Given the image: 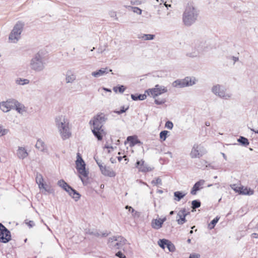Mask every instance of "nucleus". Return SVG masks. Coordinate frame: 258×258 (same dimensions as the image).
I'll return each mask as SVG.
<instances>
[{
	"label": "nucleus",
	"mask_w": 258,
	"mask_h": 258,
	"mask_svg": "<svg viewBox=\"0 0 258 258\" xmlns=\"http://www.w3.org/2000/svg\"><path fill=\"white\" fill-rule=\"evenodd\" d=\"M56 126L61 138L65 140L71 136L70 121L65 115H59L55 119Z\"/></svg>",
	"instance_id": "f257e3e1"
},
{
	"label": "nucleus",
	"mask_w": 258,
	"mask_h": 258,
	"mask_svg": "<svg viewBox=\"0 0 258 258\" xmlns=\"http://www.w3.org/2000/svg\"><path fill=\"white\" fill-rule=\"evenodd\" d=\"M198 13L195 8L192 5L188 4L182 16L184 24L186 26H191L196 21Z\"/></svg>",
	"instance_id": "f03ea898"
},
{
	"label": "nucleus",
	"mask_w": 258,
	"mask_h": 258,
	"mask_svg": "<svg viewBox=\"0 0 258 258\" xmlns=\"http://www.w3.org/2000/svg\"><path fill=\"white\" fill-rule=\"evenodd\" d=\"M24 25V23L22 21H18L16 23L9 36V40L10 42L15 43L19 40Z\"/></svg>",
	"instance_id": "7ed1b4c3"
},
{
	"label": "nucleus",
	"mask_w": 258,
	"mask_h": 258,
	"mask_svg": "<svg viewBox=\"0 0 258 258\" xmlns=\"http://www.w3.org/2000/svg\"><path fill=\"white\" fill-rule=\"evenodd\" d=\"M30 67L32 70L36 72L42 71L44 69V63L40 53H36L31 59Z\"/></svg>",
	"instance_id": "20e7f679"
},
{
	"label": "nucleus",
	"mask_w": 258,
	"mask_h": 258,
	"mask_svg": "<svg viewBox=\"0 0 258 258\" xmlns=\"http://www.w3.org/2000/svg\"><path fill=\"white\" fill-rule=\"evenodd\" d=\"M36 182L38 185V187L42 193L43 191L48 194H54V189L50 185L46 184L44 181L42 175L37 173L36 175Z\"/></svg>",
	"instance_id": "39448f33"
},
{
	"label": "nucleus",
	"mask_w": 258,
	"mask_h": 258,
	"mask_svg": "<svg viewBox=\"0 0 258 258\" xmlns=\"http://www.w3.org/2000/svg\"><path fill=\"white\" fill-rule=\"evenodd\" d=\"M126 243V240L120 236H113L108 239V244L112 249L121 248Z\"/></svg>",
	"instance_id": "423d86ee"
},
{
	"label": "nucleus",
	"mask_w": 258,
	"mask_h": 258,
	"mask_svg": "<svg viewBox=\"0 0 258 258\" xmlns=\"http://www.w3.org/2000/svg\"><path fill=\"white\" fill-rule=\"evenodd\" d=\"M197 80L194 77H187L184 79H178L174 81L172 85L174 87L183 88L190 86L196 84Z\"/></svg>",
	"instance_id": "0eeeda50"
},
{
	"label": "nucleus",
	"mask_w": 258,
	"mask_h": 258,
	"mask_svg": "<svg viewBox=\"0 0 258 258\" xmlns=\"http://www.w3.org/2000/svg\"><path fill=\"white\" fill-rule=\"evenodd\" d=\"M85 163L82 157L78 153L77 155V159L76 161V169L80 174L79 177L82 181L84 183V179L82 176L86 177L88 176L89 172L86 170Z\"/></svg>",
	"instance_id": "6e6552de"
},
{
	"label": "nucleus",
	"mask_w": 258,
	"mask_h": 258,
	"mask_svg": "<svg viewBox=\"0 0 258 258\" xmlns=\"http://www.w3.org/2000/svg\"><path fill=\"white\" fill-rule=\"evenodd\" d=\"M206 47V44L205 41L197 40L194 42L192 45L194 51L191 52H188L187 55L191 57H196L198 56L200 53L203 51Z\"/></svg>",
	"instance_id": "1a4fd4ad"
},
{
	"label": "nucleus",
	"mask_w": 258,
	"mask_h": 258,
	"mask_svg": "<svg viewBox=\"0 0 258 258\" xmlns=\"http://www.w3.org/2000/svg\"><path fill=\"white\" fill-rule=\"evenodd\" d=\"M206 153L207 151L203 145L195 144L192 147L189 155L191 158H200Z\"/></svg>",
	"instance_id": "9d476101"
},
{
	"label": "nucleus",
	"mask_w": 258,
	"mask_h": 258,
	"mask_svg": "<svg viewBox=\"0 0 258 258\" xmlns=\"http://www.w3.org/2000/svg\"><path fill=\"white\" fill-rule=\"evenodd\" d=\"M212 92L219 97L228 100L231 98L232 94L228 93L226 90L220 85H216L212 88Z\"/></svg>",
	"instance_id": "9b49d317"
},
{
	"label": "nucleus",
	"mask_w": 258,
	"mask_h": 258,
	"mask_svg": "<svg viewBox=\"0 0 258 258\" xmlns=\"http://www.w3.org/2000/svg\"><path fill=\"white\" fill-rule=\"evenodd\" d=\"M57 184L61 187L64 190L69 193V194L76 201L78 200L80 198V194L76 190L72 188L63 180H60L58 181Z\"/></svg>",
	"instance_id": "f8f14e48"
},
{
	"label": "nucleus",
	"mask_w": 258,
	"mask_h": 258,
	"mask_svg": "<svg viewBox=\"0 0 258 258\" xmlns=\"http://www.w3.org/2000/svg\"><path fill=\"white\" fill-rule=\"evenodd\" d=\"M106 120V118L105 117V115L102 113H100L94 116V117L90 121L89 123L93 126V128H102L103 123Z\"/></svg>",
	"instance_id": "ddd939ff"
},
{
	"label": "nucleus",
	"mask_w": 258,
	"mask_h": 258,
	"mask_svg": "<svg viewBox=\"0 0 258 258\" xmlns=\"http://www.w3.org/2000/svg\"><path fill=\"white\" fill-rule=\"evenodd\" d=\"M167 92V89L166 87L159 85H156L155 88L146 91V93H147L149 95H151L154 98Z\"/></svg>",
	"instance_id": "4468645a"
},
{
	"label": "nucleus",
	"mask_w": 258,
	"mask_h": 258,
	"mask_svg": "<svg viewBox=\"0 0 258 258\" xmlns=\"http://www.w3.org/2000/svg\"><path fill=\"white\" fill-rule=\"evenodd\" d=\"M11 239L10 232L1 223H0V241L7 243Z\"/></svg>",
	"instance_id": "2eb2a0df"
},
{
	"label": "nucleus",
	"mask_w": 258,
	"mask_h": 258,
	"mask_svg": "<svg viewBox=\"0 0 258 258\" xmlns=\"http://www.w3.org/2000/svg\"><path fill=\"white\" fill-rule=\"evenodd\" d=\"M14 99H10L0 103V109L4 112H8L14 108Z\"/></svg>",
	"instance_id": "dca6fc26"
},
{
	"label": "nucleus",
	"mask_w": 258,
	"mask_h": 258,
	"mask_svg": "<svg viewBox=\"0 0 258 258\" xmlns=\"http://www.w3.org/2000/svg\"><path fill=\"white\" fill-rule=\"evenodd\" d=\"M188 212H187L185 209H181L177 213L176 221L178 224L182 225L186 222V220L185 217L189 214Z\"/></svg>",
	"instance_id": "f3484780"
},
{
	"label": "nucleus",
	"mask_w": 258,
	"mask_h": 258,
	"mask_svg": "<svg viewBox=\"0 0 258 258\" xmlns=\"http://www.w3.org/2000/svg\"><path fill=\"white\" fill-rule=\"evenodd\" d=\"M29 155V153L25 147L18 146L16 151V156L20 160L26 158Z\"/></svg>",
	"instance_id": "a211bd4d"
},
{
	"label": "nucleus",
	"mask_w": 258,
	"mask_h": 258,
	"mask_svg": "<svg viewBox=\"0 0 258 258\" xmlns=\"http://www.w3.org/2000/svg\"><path fill=\"white\" fill-rule=\"evenodd\" d=\"M136 167L139 169L140 171L143 172H146L152 170V168L148 166L147 164H145L143 160L138 161L136 162Z\"/></svg>",
	"instance_id": "6ab92c4d"
},
{
	"label": "nucleus",
	"mask_w": 258,
	"mask_h": 258,
	"mask_svg": "<svg viewBox=\"0 0 258 258\" xmlns=\"http://www.w3.org/2000/svg\"><path fill=\"white\" fill-rule=\"evenodd\" d=\"M14 108H15L16 110L21 114H24L27 112V108L16 99H14Z\"/></svg>",
	"instance_id": "aec40b11"
},
{
	"label": "nucleus",
	"mask_w": 258,
	"mask_h": 258,
	"mask_svg": "<svg viewBox=\"0 0 258 258\" xmlns=\"http://www.w3.org/2000/svg\"><path fill=\"white\" fill-rule=\"evenodd\" d=\"M101 173L105 176L114 177L116 175L115 172L109 167L100 166Z\"/></svg>",
	"instance_id": "412c9836"
},
{
	"label": "nucleus",
	"mask_w": 258,
	"mask_h": 258,
	"mask_svg": "<svg viewBox=\"0 0 258 258\" xmlns=\"http://www.w3.org/2000/svg\"><path fill=\"white\" fill-rule=\"evenodd\" d=\"M109 72H112L111 70H108L107 68H102L100 70H98L96 71L93 72L91 73L92 76L95 78H99L101 76H103L107 74H108Z\"/></svg>",
	"instance_id": "4be33fe9"
},
{
	"label": "nucleus",
	"mask_w": 258,
	"mask_h": 258,
	"mask_svg": "<svg viewBox=\"0 0 258 258\" xmlns=\"http://www.w3.org/2000/svg\"><path fill=\"white\" fill-rule=\"evenodd\" d=\"M204 183L205 180L203 179L197 182L192 187L190 191V194L192 195H196L197 192L203 188V185L204 184Z\"/></svg>",
	"instance_id": "5701e85b"
},
{
	"label": "nucleus",
	"mask_w": 258,
	"mask_h": 258,
	"mask_svg": "<svg viewBox=\"0 0 258 258\" xmlns=\"http://www.w3.org/2000/svg\"><path fill=\"white\" fill-rule=\"evenodd\" d=\"M66 83H73L76 80V75L71 70L67 72L66 74Z\"/></svg>",
	"instance_id": "b1692460"
},
{
	"label": "nucleus",
	"mask_w": 258,
	"mask_h": 258,
	"mask_svg": "<svg viewBox=\"0 0 258 258\" xmlns=\"http://www.w3.org/2000/svg\"><path fill=\"white\" fill-rule=\"evenodd\" d=\"M92 131L94 135L97 138L98 140H101L102 139V134L103 132V130L102 128H93Z\"/></svg>",
	"instance_id": "393cba45"
},
{
	"label": "nucleus",
	"mask_w": 258,
	"mask_h": 258,
	"mask_svg": "<svg viewBox=\"0 0 258 258\" xmlns=\"http://www.w3.org/2000/svg\"><path fill=\"white\" fill-rule=\"evenodd\" d=\"M239 193L242 195H252L253 194V190L249 188L239 187Z\"/></svg>",
	"instance_id": "a878e982"
},
{
	"label": "nucleus",
	"mask_w": 258,
	"mask_h": 258,
	"mask_svg": "<svg viewBox=\"0 0 258 258\" xmlns=\"http://www.w3.org/2000/svg\"><path fill=\"white\" fill-rule=\"evenodd\" d=\"M151 226L153 229L157 230L162 227V224L159 219H155L152 220Z\"/></svg>",
	"instance_id": "bb28decb"
},
{
	"label": "nucleus",
	"mask_w": 258,
	"mask_h": 258,
	"mask_svg": "<svg viewBox=\"0 0 258 258\" xmlns=\"http://www.w3.org/2000/svg\"><path fill=\"white\" fill-rule=\"evenodd\" d=\"M127 140L130 143V146H134L136 144H141V142L134 136H128Z\"/></svg>",
	"instance_id": "cd10ccee"
},
{
	"label": "nucleus",
	"mask_w": 258,
	"mask_h": 258,
	"mask_svg": "<svg viewBox=\"0 0 258 258\" xmlns=\"http://www.w3.org/2000/svg\"><path fill=\"white\" fill-rule=\"evenodd\" d=\"M35 147L40 151H44L45 150V143L40 139L37 140L35 145Z\"/></svg>",
	"instance_id": "c85d7f7f"
},
{
	"label": "nucleus",
	"mask_w": 258,
	"mask_h": 258,
	"mask_svg": "<svg viewBox=\"0 0 258 258\" xmlns=\"http://www.w3.org/2000/svg\"><path fill=\"white\" fill-rule=\"evenodd\" d=\"M147 97V96L146 94H132L131 95V98L133 100L136 101L138 100H145Z\"/></svg>",
	"instance_id": "c756f323"
},
{
	"label": "nucleus",
	"mask_w": 258,
	"mask_h": 258,
	"mask_svg": "<svg viewBox=\"0 0 258 258\" xmlns=\"http://www.w3.org/2000/svg\"><path fill=\"white\" fill-rule=\"evenodd\" d=\"M29 82L30 81L27 79L18 78L16 80V84L19 85H27L28 84Z\"/></svg>",
	"instance_id": "7c9ffc66"
},
{
	"label": "nucleus",
	"mask_w": 258,
	"mask_h": 258,
	"mask_svg": "<svg viewBox=\"0 0 258 258\" xmlns=\"http://www.w3.org/2000/svg\"><path fill=\"white\" fill-rule=\"evenodd\" d=\"M144 40H151L155 38V35L153 34H143L139 37Z\"/></svg>",
	"instance_id": "2f4dec72"
},
{
	"label": "nucleus",
	"mask_w": 258,
	"mask_h": 258,
	"mask_svg": "<svg viewBox=\"0 0 258 258\" xmlns=\"http://www.w3.org/2000/svg\"><path fill=\"white\" fill-rule=\"evenodd\" d=\"M128 10H131L134 13H136L138 15L142 14V10L138 7L128 6L126 7Z\"/></svg>",
	"instance_id": "473e14b6"
},
{
	"label": "nucleus",
	"mask_w": 258,
	"mask_h": 258,
	"mask_svg": "<svg viewBox=\"0 0 258 258\" xmlns=\"http://www.w3.org/2000/svg\"><path fill=\"white\" fill-rule=\"evenodd\" d=\"M238 142H239L242 145L247 146L249 145V142L248 140L243 137H240L238 139Z\"/></svg>",
	"instance_id": "72a5a7b5"
},
{
	"label": "nucleus",
	"mask_w": 258,
	"mask_h": 258,
	"mask_svg": "<svg viewBox=\"0 0 258 258\" xmlns=\"http://www.w3.org/2000/svg\"><path fill=\"white\" fill-rule=\"evenodd\" d=\"M174 195L177 198L175 200L177 201H179L185 196V194L180 191H175L174 193Z\"/></svg>",
	"instance_id": "f704fd0d"
},
{
	"label": "nucleus",
	"mask_w": 258,
	"mask_h": 258,
	"mask_svg": "<svg viewBox=\"0 0 258 258\" xmlns=\"http://www.w3.org/2000/svg\"><path fill=\"white\" fill-rule=\"evenodd\" d=\"M219 220V218H218V217H216L215 218H214L211 222L208 225V228L210 229H212L214 228L215 225L217 223V222H218Z\"/></svg>",
	"instance_id": "c9c22d12"
},
{
	"label": "nucleus",
	"mask_w": 258,
	"mask_h": 258,
	"mask_svg": "<svg viewBox=\"0 0 258 258\" xmlns=\"http://www.w3.org/2000/svg\"><path fill=\"white\" fill-rule=\"evenodd\" d=\"M125 87L123 85L114 87L113 88V90L115 92H117V91H118L120 93H122L125 91Z\"/></svg>",
	"instance_id": "e433bc0d"
},
{
	"label": "nucleus",
	"mask_w": 258,
	"mask_h": 258,
	"mask_svg": "<svg viewBox=\"0 0 258 258\" xmlns=\"http://www.w3.org/2000/svg\"><path fill=\"white\" fill-rule=\"evenodd\" d=\"M167 242H168V240L165 239H160L158 241L159 245L163 249L165 248V245L166 246Z\"/></svg>",
	"instance_id": "4c0bfd02"
},
{
	"label": "nucleus",
	"mask_w": 258,
	"mask_h": 258,
	"mask_svg": "<svg viewBox=\"0 0 258 258\" xmlns=\"http://www.w3.org/2000/svg\"><path fill=\"white\" fill-rule=\"evenodd\" d=\"M151 184L154 186H160L162 185V180L160 177H157L151 181Z\"/></svg>",
	"instance_id": "58836bf2"
},
{
	"label": "nucleus",
	"mask_w": 258,
	"mask_h": 258,
	"mask_svg": "<svg viewBox=\"0 0 258 258\" xmlns=\"http://www.w3.org/2000/svg\"><path fill=\"white\" fill-rule=\"evenodd\" d=\"M166 247H167L168 250L170 252H173L175 250L174 245L169 240H168V242L167 243Z\"/></svg>",
	"instance_id": "ea45409f"
},
{
	"label": "nucleus",
	"mask_w": 258,
	"mask_h": 258,
	"mask_svg": "<svg viewBox=\"0 0 258 258\" xmlns=\"http://www.w3.org/2000/svg\"><path fill=\"white\" fill-rule=\"evenodd\" d=\"M168 133H169V132L167 131H163L161 132L160 133V139L163 141H165V140L167 138V135Z\"/></svg>",
	"instance_id": "a19ab883"
},
{
	"label": "nucleus",
	"mask_w": 258,
	"mask_h": 258,
	"mask_svg": "<svg viewBox=\"0 0 258 258\" xmlns=\"http://www.w3.org/2000/svg\"><path fill=\"white\" fill-rule=\"evenodd\" d=\"M9 131V130L4 128L3 126L0 124V136H3L7 134Z\"/></svg>",
	"instance_id": "79ce46f5"
},
{
	"label": "nucleus",
	"mask_w": 258,
	"mask_h": 258,
	"mask_svg": "<svg viewBox=\"0 0 258 258\" xmlns=\"http://www.w3.org/2000/svg\"><path fill=\"white\" fill-rule=\"evenodd\" d=\"M192 208L193 209L198 208L200 207L201 203L200 201L197 200H194L192 202Z\"/></svg>",
	"instance_id": "37998d69"
},
{
	"label": "nucleus",
	"mask_w": 258,
	"mask_h": 258,
	"mask_svg": "<svg viewBox=\"0 0 258 258\" xmlns=\"http://www.w3.org/2000/svg\"><path fill=\"white\" fill-rule=\"evenodd\" d=\"M166 102L165 99H156L155 100V102L156 104L161 105L164 104Z\"/></svg>",
	"instance_id": "c03bdc74"
},
{
	"label": "nucleus",
	"mask_w": 258,
	"mask_h": 258,
	"mask_svg": "<svg viewBox=\"0 0 258 258\" xmlns=\"http://www.w3.org/2000/svg\"><path fill=\"white\" fill-rule=\"evenodd\" d=\"M165 127L167 128L168 129L171 130L173 128V123L170 121H167L165 123Z\"/></svg>",
	"instance_id": "a18cd8bd"
},
{
	"label": "nucleus",
	"mask_w": 258,
	"mask_h": 258,
	"mask_svg": "<svg viewBox=\"0 0 258 258\" xmlns=\"http://www.w3.org/2000/svg\"><path fill=\"white\" fill-rule=\"evenodd\" d=\"M128 107H127L126 108H124V107L123 106L121 107V109L119 111H115L114 112L117 113L118 114H121L122 113H124L128 109Z\"/></svg>",
	"instance_id": "49530a36"
},
{
	"label": "nucleus",
	"mask_w": 258,
	"mask_h": 258,
	"mask_svg": "<svg viewBox=\"0 0 258 258\" xmlns=\"http://www.w3.org/2000/svg\"><path fill=\"white\" fill-rule=\"evenodd\" d=\"M125 208L126 209H128L129 211L133 213L135 212V214H133V216H135L137 214V212L135 211V210L132 207H131L130 206H126L125 207Z\"/></svg>",
	"instance_id": "de8ad7c7"
},
{
	"label": "nucleus",
	"mask_w": 258,
	"mask_h": 258,
	"mask_svg": "<svg viewBox=\"0 0 258 258\" xmlns=\"http://www.w3.org/2000/svg\"><path fill=\"white\" fill-rule=\"evenodd\" d=\"M109 16L111 17L115 18L116 20L117 19V18L116 17V12L115 11H110L109 12Z\"/></svg>",
	"instance_id": "09e8293b"
},
{
	"label": "nucleus",
	"mask_w": 258,
	"mask_h": 258,
	"mask_svg": "<svg viewBox=\"0 0 258 258\" xmlns=\"http://www.w3.org/2000/svg\"><path fill=\"white\" fill-rule=\"evenodd\" d=\"M115 255L119 257V258H125V255L123 253H122V252H121V251L117 252L115 254Z\"/></svg>",
	"instance_id": "8fccbe9b"
},
{
	"label": "nucleus",
	"mask_w": 258,
	"mask_h": 258,
	"mask_svg": "<svg viewBox=\"0 0 258 258\" xmlns=\"http://www.w3.org/2000/svg\"><path fill=\"white\" fill-rule=\"evenodd\" d=\"M188 258H200V255L197 253L190 254Z\"/></svg>",
	"instance_id": "3c124183"
},
{
	"label": "nucleus",
	"mask_w": 258,
	"mask_h": 258,
	"mask_svg": "<svg viewBox=\"0 0 258 258\" xmlns=\"http://www.w3.org/2000/svg\"><path fill=\"white\" fill-rule=\"evenodd\" d=\"M27 224L30 227H32L34 225V223L33 221H30Z\"/></svg>",
	"instance_id": "603ef678"
},
{
	"label": "nucleus",
	"mask_w": 258,
	"mask_h": 258,
	"mask_svg": "<svg viewBox=\"0 0 258 258\" xmlns=\"http://www.w3.org/2000/svg\"><path fill=\"white\" fill-rule=\"evenodd\" d=\"M234 186H235V184H233L232 185V188L236 192H239V189L238 188L239 187H234Z\"/></svg>",
	"instance_id": "864d4df0"
},
{
	"label": "nucleus",
	"mask_w": 258,
	"mask_h": 258,
	"mask_svg": "<svg viewBox=\"0 0 258 258\" xmlns=\"http://www.w3.org/2000/svg\"><path fill=\"white\" fill-rule=\"evenodd\" d=\"M231 58L233 60L234 63L238 60V58L237 57L232 56Z\"/></svg>",
	"instance_id": "5fc2aeb1"
},
{
	"label": "nucleus",
	"mask_w": 258,
	"mask_h": 258,
	"mask_svg": "<svg viewBox=\"0 0 258 258\" xmlns=\"http://www.w3.org/2000/svg\"><path fill=\"white\" fill-rule=\"evenodd\" d=\"M160 221H161V223H162V224L163 225V223L166 220V218L165 217L162 219H159Z\"/></svg>",
	"instance_id": "6e6d98bb"
},
{
	"label": "nucleus",
	"mask_w": 258,
	"mask_h": 258,
	"mask_svg": "<svg viewBox=\"0 0 258 258\" xmlns=\"http://www.w3.org/2000/svg\"><path fill=\"white\" fill-rule=\"evenodd\" d=\"M105 50V48H99L98 49V52L99 53H102L103 51H104Z\"/></svg>",
	"instance_id": "4d7b16f0"
},
{
	"label": "nucleus",
	"mask_w": 258,
	"mask_h": 258,
	"mask_svg": "<svg viewBox=\"0 0 258 258\" xmlns=\"http://www.w3.org/2000/svg\"><path fill=\"white\" fill-rule=\"evenodd\" d=\"M252 237L255 238H258V234L253 233L252 234Z\"/></svg>",
	"instance_id": "13d9d810"
},
{
	"label": "nucleus",
	"mask_w": 258,
	"mask_h": 258,
	"mask_svg": "<svg viewBox=\"0 0 258 258\" xmlns=\"http://www.w3.org/2000/svg\"><path fill=\"white\" fill-rule=\"evenodd\" d=\"M102 89L104 90L105 91H107V92H111L110 89H107V88H102Z\"/></svg>",
	"instance_id": "bf43d9fd"
},
{
	"label": "nucleus",
	"mask_w": 258,
	"mask_h": 258,
	"mask_svg": "<svg viewBox=\"0 0 258 258\" xmlns=\"http://www.w3.org/2000/svg\"><path fill=\"white\" fill-rule=\"evenodd\" d=\"M96 162H97V164L98 165L100 168V166H103V165L100 162L96 160Z\"/></svg>",
	"instance_id": "052dcab7"
},
{
	"label": "nucleus",
	"mask_w": 258,
	"mask_h": 258,
	"mask_svg": "<svg viewBox=\"0 0 258 258\" xmlns=\"http://www.w3.org/2000/svg\"><path fill=\"white\" fill-rule=\"evenodd\" d=\"M222 155L223 158L226 160H227V157H226V155L224 153H222Z\"/></svg>",
	"instance_id": "680f3d73"
},
{
	"label": "nucleus",
	"mask_w": 258,
	"mask_h": 258,
	"mask_svg": "<svg viewBox=\"0 0 258 258\" xmlns=\"http://www.w3.org/2000/svg\"><path fill=\"white\" fill-rule=\"evenodd\" d=\"M105 148L107 149H111V150L113 149V148L112 147H109V146H105Z\"/></svg>",
	"instance_id": "e2e57ef3"
},
{
	"label": "nucleus",
	"mask_w": 258,
	"mask_h": 258,
	"mask_svg": "<svg viewBox=\"0 0 258 258\" xmlns=\"http://www.w3.org/2000/svg\"><path fill=\"white\" fill-rule=\"evenodd\" d=\"M167 154H169V156H170V157H172V153L171 152H168L167 153Z\"/></svg>",
	"instance_id": "0e129e2a"
},
{
	"label": "nucleus",
	"mask_w": 258,
	"mask_h": 258,
	"mask_svg": "<svg viewBox=\"0 0 258 258\" xmlns=\"http://www.w3.org/2000/svg\"><path fill=\"white\" fill-rule=\"evenodd\" d=\"M174 213V211H171V212H170L169 214H170V215H172Z\"/></svg>",
	"instance_id": "69168bd1"
},
{
	"label": "nucleus",
	"mask_w": 258,
	"mask_h": 258,
	"mask_svg": "<svg viewBox=\"0 0 258 258\" xmlns=\"http://www.w3.org/2000/svg\"><path fill=\"white\" fill-rule=\"evenodd\" d=\"M122 158L121 157H118V161H120L121 160Z\"/></svg>",
	"instance_id": "338daca9"
},
{
	"label": "nucleus",
	"mask_w": 258,
	"mask_h": 258,
	"mask_svg": "<svg viewBox=\"0 0 258 258\" xmlns=\"http://www.w3.org/2000/svg\"><path fill=\"white\" fill-rule=\"evenodd\" d=\"M251 130L252 131H253V132H255V133H257V134H258V131H254V129H251Z\"/></svg>",
	"instance_id": "774afa93"
}]
</instances>
